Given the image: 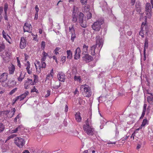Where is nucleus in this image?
I'll return each mask as SVG.
<instances>
[{"label": "nucleus", "mask_w": 153, "mask_h": 153, "mask_svg": "<svg viewBox=\"0 0 153 153\" xmlns=\"http://www.w3.org/2000/svg\"><path fill=\"white\" fill-rule=\"evenodd\" d=\"M4 18L5 20H6V21L8 20V19L7 16V13H5L4 15Z\"/></svg>", "instance_id": "5fc2aeb1"}, {"label": "nucleus", "mask_w": 153, "mask_h": 153, "mask_svg": "<svg viewBox=\"0 0 153 153\" xmlns=\"http://www.w3.org/2000/svg\"><path fill=\"white\" fill-rule=\"evenodd\" d=\"M148 40L147 37L146 38L145 40V42L144 45V48L143 51V56L144 60H146V49L148 48Z\"/></svg>", "instance_id": "0eeeda50"}, {"label": "nucleus", "mask_w": 153, "mask_h": 153, "mask_svg": "<svg viewBox=\"0 0 153 153\" xmlns=\"http://www.w3.org/2000/svg\"><path fill=\"white\" fill-rule=\"evenodd\" d=\"M42 55L43 56H46L48 55V54L44 51L42 53Z\"/></svg>", "instance_id": "e2e57ef3"}, {"label": "nucleus", "mask_w": 153, "mask_h": 153, "mask_svg": "<svg viewBox=\"0 0 153 153\" xmlns=\"http://www.w3.org/2000/svg\"><path fill=\"white\" fill-rule=\"evenodd\" d=\"M67 58L69 59H71L72 57V53L71 51L70 50L67 51Z\"/></svg>", "instance_id": "a211bd4d"}, {"label": "nucleus", "mask_w": 153, "mask_h": 153, "mask_svg": "<svg viewBox=\"0 0 153 153\" xmlns=\"http://www.w3.org/2000/svg\"><path fill=\"white\" fill-rule=\"evenodd\" d=\"M35 8L36 11V13L35 14V16H36V14H37V17L36 18V19H37L38 18V12L39 10V8L38 7V6L37 5H36L35 6Z\"/></svg>", "instance_id": "4c0bfd02"}, {"label": "nucleus", "mask_w": 153, "mask_h": 153, "mask_svg": "<svg viewBox=\"0 0 153 153\" xmlns=\"http://www.w3.org/2000/svg\"><path fill=\"white\" fill-rule=\"evenodd\" d=\"M8 7V5L7 4H5L4 5V10L5 13H7V11Z\"/></svg>", "instance_id": "58836bf2"}, {"label": "nucleus", "mask_w": 153, "mask_h": 153, "mask_svg": "<svg viewBox=\"0 0 153 153\" xmlns=\"http://www.w3.org/2000/svg\"><path fill=\"white\" fill-rule=\"evenodd\" d=\"M87 0H80L81 3L83 4H85L87 2Z\"/></svg>", "instance_id": "3c124183"}, {"label": "nucleus", "mask_w": 153, "mask_h": 153, "mask_svg": "<svg viewBox=\"0 0 153 153\" xmlns=\"http://www.w3.org/2000/svg\"><path fill=\"white\" fill-rule=\"evenodd\" d=\"M20 117L19 114H18L16 117L14 118V121L16 123L17 122V119H19Z\"/></svg>", "instance_id": "09e8293b"}, {"label": "nucleus", "mask_w": 153, "mask_h": 153, "mask_svg": "<svg viewBox=\"0 0 153 153\" xmlns=\"http://www.w3.org/2000/svg\"><path fill=\"white\" fill-rule=\"evenodd\" d=\"M33 76L34 77V79H35V80H37V81L38 80V76H37V75L34 74L33 75Z\"/></svg>", "instance_id": "052dcab7"}, {"label": "nucleus", "mask_w": 153, "mask_h": 153, "mask_svg": "<svg viewBox=\"0 0 153 153\" xmlns=\"http://www.w3.org/2000/svg\"><path fill=\"white\" fill-rule=\"evenodd\" d=\"M8 74L6 73H4L0 76V82H4L5 81L7 78Z\"/></svg>", "instance_id": "1a4fd4ad"}, {"label": "nucleus", "mask_w": 153, "mask_h": 153, "mask_svg": "<svg viewBox=\"0 0 153 153\" xmlns=\"http://www.w3.org/2000/svg\"><path fill=\"white\" fill-rule=\"evenodd\" d=\"M61 61L64 63L65 61L66 57L65 56H62L61 57Z\"/></svg>", "instance_id": "c03bdc74"}, {"label": "nucleus", "mask_w": 153, "mask_h": 153, "mask_svg": "<svg viewBox=\"0 0 153 153\" xmlns=\"http://www.w3.org/2000/svg\"><path fill=\"white\" fill-rule=\"evenodd\" d=\"M68 109V107L67 105H66L65 107V111L66 112H67Z\"/></svg>", "instance_id": "69168bd1"}, {"label": "nucleus", "mask_w": 153, "mask_h": 153, "mask_svg": "<svg viewBox=\"0 0 153 153\" xmlns=\"http://www.w3.org/2000/svg\"><path fill=\"white\" fill-rule=\"evenodd\" d=\"M84 14L82 13H80L79 16V22L83 21Z\"/></svg>", "instance_id": "aec40b11"}, {"label": "nucleus", "mask_w": 153, "mask_h": 153, "mask_svg": "<svg viewBox=\"0 0 153 153\" xmlns=\"http://www.w3.org/2000/svg\"><path fill=\"white\" fill-rule=\"evenodd\" d=\"M84 130L88 135L92 136L94 134V129L88 122V119L85 121V124L83 126Z\"/></svg>", "instance_id": "f257e3e1"}, {"label": "nucleus", "mask_w": 153, "mask_h": 153, "mask_svg": "<svg viewBox=\"0 0 153 153\" xmlns=\"http://www.w3.org/2000/svg\"><path fill=\"white\" fill-rule=\"evenodd\" d=\"M33 120L35 121H37L40 120V119H39L38 115H36L34 117Z\"/></svg>", "instance_id": "7c9ffc66"}, {"label": "nucleus", "mask_w": 153, "mask_h": 153, "mask_svg": "<svg viewBox=\"0 0 153 153\" xmlns=\"http://www.w3.org/2000/svg\"><path fill=\"white\" fill-rule=\"evenodd\" d=\"M80 25L81 26L85 28L87 26L85 22H84V21L81 22H80Z\"/></svg>", "instance_id": "c9c22d12"}, {"label": "nucleus", "mask_w": 153, "mask_h": 153, "mask_svg": "<svg viewBox=\"0 0 153 153\" xmlns=\"http://www.w3.org/2000/svg\"><path fill=\"white\" fill-rule=\"evenodd\" d=\"M5 54L6 55V57H7L8 59H10V54L8 52H6L5 53Z\"/></svg>", "instance_id": "4d7b16f0"}, {"label": "nucleus", "mask_w": 153, "mask_h": 153, "mask_svg": "<svg viewBox=\"0 0 153 153\" xmlns=\"http://www.w3.org/2000/svg\"><path fill=\"white\" fill-rule=\"evenodd\" d=\"M75 118L76 120L80 122L82 118L80 115V113L77 112L76 113L75 115Z\"/></svg>", "instance_id": "2eb2a0df"}, {"label": "nucleus", "mask_w": 153, "mask_h": 153, "mask_svg": "<svg viewBox=\"0 0 153 153\" xmlns=\"http://www.w3.org/2000/svg\"><path fill=\"white\" fill-rule=\"evenodd\" d=\"M152 8L151 4L150 3H147L146 4L145 11H151Z\"/></svg>", "instance_id": "4468645a"}, {"label": "nucleus", "mask_w": 153, "mask_h": 153, "mask_svg": "<svg viewBox=\"0 0 153 153\" xmlns=\"http://www.w3.org/2000/svg\"><path fill=\"white\" fill-rule=\"evenodd\" d=\"M82 88L83 89L84 91L82 93L83 95L85 97H89L92 94L91 88L88 85L85 84L82 85Z\"/></svg>", "instance_id": "f03ea898"}, {"label": "nucleus", "mask_w": 153, "mask_h": 153, "mask_svg": "<svg viewBox=\"0 0 153 153\" xmlns=\"http://www.w3.org/2000/svg\"><path fill=\"white\" fill-rule=\"evenodd\" d=\"M61 84V83L59 82V85L53 86H52V88L53 89H58V88H59Z\"/></svg>", "instance_id": "37998d69"}, {"label": "nucleus", "mask_w": 153, "mask_h": 153, "mask_svg": "<svg viewBox=\"0 0 153 153\" xmlns=\"http://www.w3.org/2000/svg\"><path fill=\"white\" fill-rule=\"evenodd\" d=\"M18 131V128H16L15 129L12 130L11 132L12 133H16Z\"/></svg>", "instance_id": "603ef678"}, {"label": "nucleus", "mask_w": 153, "mask_h": 153, "mask_svg": "<svg viewBox=\"0 0 153 153\" xmlns=\"http://www.w3.org/2000/svg\"><path fill=\"white\" fill-rule=\"evenodd\" d=\"M87 18L88 20L91 19L92 17V14L91 13L89 12H87Z\"/></svg>", "instance_id": "72a5a7b5"}, {"label": "nucleus", "mask_w": 153, "mask_h": 153, "mask_svg": "<svg viewBox=\"0 0 153 153\" xmlns=\"http://www.w3.org/2000/svg\"><path fill=\"white\" fill-rule=\"evenodd\" d=\"M75 51L76 53H78V54H80L81 53V51L80 48L79 47H78L76 50Z\"/></svg>", "instance_id": "a19ab883"}, {"label": "nucleus", "mask_w": 153, "mask_h": 153, "mask_svg": "<svg viewBox=\"0 0 153 153\" xmlns=\"http://www.w3.org/2000/svg\"><path fill=\"white\" fill-rule=\"evenodd\" d=\"M80 54H78V53H77V52L76 53V51H75V55H74V59H77L80 57Z\"/></svg>", "instance_id": "a878e982"}, {"label": "nucleus", "mask_w": 153, "mask_h": 153, "mask_svg": "<svg viewBox=\"0 0 153 153\" xmlns=\"http://www.w3.org/2000/svg\"><path fill=\"white\" fill-rule=\"evenodd\" d=\"M83 55H84L82 57L83 60L88 62L92 60L93 57L88 53H85Z\"/></svg>", "instance_id": "423d86ee"}, {"label": "nucleus", "mask_w": 153, "mask_h": 153, "mask_svg": "<svg viewBox=\"0 0 153 153\" xmlns=\"http://www.w3.org/2000/svg\"><path fill=\"white\" fill-rule=\"evenodd\" d=\"M5 49V45L3 44H0V52L2 51Z\"/></svg>", "instance_id": "2f4dec72"}, {"label": "nucleus", "mask_w": 153, "mask_h": 153, "mask_svg": "<svg viewBox=\"0 0 153 153\" xmlns=\"http://www.w3.org/2000/svg\"><path fill=\"white\" fill-rule=\"evenodd\" d=\"M57 76L59 81L62 82H64L65 79V76L64 73L62 72H60Z\"/></svg>", "instance_id": "6e6552de"}, {"label": "nucleus", "mask_w": 153, "mask_h": 153, "mask_svg": "<svg viewBox=\"0 0 153 153\" xmlns=\"http://www.w3.org/2000/svg\"><path fill=\"white\" fill-rule=\"evenodd\" d=\"M77 16L75 15V13L73 12V19L72 21L73 22H75L77 20Z\"/></svg>", "instance_id": "4be33fe9"}, {"label": "nucleus", "mask_w": 153, "mask_h": 153, "mask_svg": "<svg viewBox=\"0 0 153 153\" xmlns=\"http://www.w3.org/2000/svg\"><path fill=\"white\" fill-rule=\"evenodd\" d=\"M15 143L20 148H22L25 144V141L24 139L20 137H17L15 140Z\"/></svg>", "instance_id": "20e7f679"}, {"label": "nucleus", "mask_w": 153, "mask_h": 153, "mask_svg": "<svg viewBox=\"0 0 153 153\" xmlns=\"http://www.w3.org/2000/svg\"><path fill=\"white\" fill-rule=\"evenodd\" d=\"M38 91V90H37V89H36L35 87L34 86L33 87V89H32L31 91V92H36V93H37V92Z\"/></svg>", "instance_id": "a18cd8bd"}, {"label": "nucleus", "mask_w": 153, "mask_h": 153, "mask_svg": "<svg viewBox=\"0 0 153 153\" xmlns=\"http://www.w3.org/2000/svg\"><path fill=\"white\" fill-rule=\"evenodd\" d=\"M147 122L148 121L146 118V119H144L143 120L142 124L141 126H142V127L144 126L147 123Z\"/></svg>", "instance_id": "cd10ccee"}, {"label": "nucleus", "mask_w": 153, "mask_h": 153, "mask_svg": "<svg viewBox=\"0 0 153 153\" xmlns=\"http://www.w3.org/2000/svg\"><path fill=\"white\" fill-rule=\"evenodd\" d=\"M47 94L45 96V97H47L49 96L50 94V91L49 90H47Z\"/></svg>", "instance_id": "de8ad7c7"}, {"label": "nucleus", "mask_w": 153, "mask_h": 153, "mask_svg": "<svg viewBox=\"0 0 153 153\" xmlns=\"http://www.w3.org/2000/svg\"><path fill=\"white\" fill-rule=\"evenodd\" d=\"M74 80L75 81H80L81 80V79L80 76H77L75 75L74 77Z\"/></svg>", "instance_id": "473e14b6"}, {"label": "nucleus", "mask_w": 153, "mask_h": 153, "mask_svg": "<svg viewBox=\"0 0 153 153\" xmlns=\"http://www.w3.org/2000/svg\"><path fill=\"white\" fill-rule=\"evenodd\" d=\"M136 10L137 11L139 12L141 10V7H140V4L137 3H136Z\"/></svg>", "instance_id": "b1692460"}, {"label": "nucleus", "mask_w": 153, "mask_h": 153, "mask_svg": "<svg viewBox=\"0 0 153 153\" xmlns=\"http://www.w3.org/2000/svg\"><path fill=\"white\" fill-rule=\"evenodd\" d=\"M103 23L104 21L103 19L98 20L94 23L91 25V27L94 30L99 31L101 28V25L103 24Z\"/></svg>", "instance_id": "7ed1b4c3"}, {"label": "nucleus", "mask_w": 153, "mask_h": 153, "mask_svg": "<svg viewBox=\"0 0 153 153\" xmlns=\"http://www.w3.org/2000/svg\"><path fill=\"white\" fill-rule=\"evenodd\" d=\"M29 84L31 85H34V83L33 82L32 80L31 79L27 78V80L25 81L24 84V87L26 89H27L29 88L28 86Z\"/></svg>", "instance_id": "39448f33"}, {"label": "nucleus", "mask_w": 153, "mask_h": 153, "mask_svg": "<svg viewBox=\"0 0 153 153\" xmlns=\"http://www.w3.org/2000/svg\"><path fill=\"white\" fill-rule=\"evenodd\" d=\"M27 29H28V30H29L30 27H31L32 26L30 24H28L27 23H25V24L24 26Z\"/></svg>", "instance_id": "393cba45"}, {"label": "nucleus", "mask_w": 153, "mask_h": 153, "mask_svg": "<svg viewBox=\"0 0 153 153\" xmlns=\"http://www.w3.org/2000/svg\"><path fill=\"white\" fill-rule=\"evenodd\" d=\"M15 70V67L13 65H12L11 67L9 68V73L10 74H13Z\"/></svg>", "instance_id": "dca6fc26"}, {"label": "nucleus", "mask_w": 153, "mask_h": 153, "mask_svg": "<svg viewBox=\"0 0 153 153\" xmlns=\"http://www.w3.org/2000/svg\"><path fill=\"white\" fill-rule=\"evenodd\" d=\"M29 92L28 91H26V92L23 94H22L20 96H18V97H22V99H24V98L26 97L29 94Z\"/></svg>", "instance_id": "f3484780"}, {"label": "nucleus", "mask_w": 153, "mask_h": 153, "mask_svg": "<svg viewBox=\"0 0 153 153\" xmlns=\"http://www.w3.org/2000/svg\"><path fill=\"white\" fill-rule=\"evenodd\" d=\"M25 66H26L27 67L26 68V70H27L28 69H29L30 67V64H25Z\"/></svg>", "instance_id": "13d9d810"}, {"label": "nucleus", "mask_w": 153, "mask_h": 153, "mask_svg": "<svg viewBox=\"0 0 153 153\" xmlns=\"http://www.w3.org/2000/svg\"><path fill=\"white\" fill-rule=\"evenodd\" d=\"M19 99V97H18V96H17L16 98L13 99V104H15L16 102Z\"/></svg>", "instance_id": "49530a36"}, {"label": "nucleus", "mask_w": 153, "mask_h": 153, "mask_svg": "<svg viewBox=\"0 0 153 153\" xmlns=\"http://www.w3.org/2000/svg\"><path fill=\"white\" fill-rule=\"evenodd\" d=\"M17 61L18 63V65L19 66V67H21V64L20 62V61L18 59V57H17Z\"/></svg>", "instance_id": "864d4df0"}, {"label": "nucleus", "mask_w": 153, "mask_h": 153, "mask_svg": "<svg viewBox=\"0 0 153 153\" xmlns=\"http://www.w3.org/2000/svg\"><path fill=\"white\" fill-rule=\"evenodd\" d=\"M42 63L41 68H45L46 67V64L44 62H41Z\"/></svg>", "instance_id": "79ce46f5"}, {"label": "nucleus", "mask_w": 153, "mask_h": 153, "mask_svg": "<svg viewBox=\"0 0 153 153\" xmlns=\"http://www.w3.org/2000/svg\"><path fill=\"white\" fill-rule=\"evenodd\" d=\"M25 61H26L28 59V56L26 54H25Z\"/></svg>", "instance_id": "680f3d73"}, {"label": "nucleus", "mask_w": 153, "mask_h": 153, "mask_svg": "<svg viewBox=\"0 0 153 153\" xmlns=\"http://www.w3.org/2000/svg\"><path fill=\"white\" fill-rule=\"evenodd\" d=\"M46 56H43L41 59V62H44L46 60Z\"/></svg>", "instance_id": "bf43d9fd"}, {"label": "nucleus", "mask_w": 153, "mask_h": 153, "mask_svg": "<svg viewBox=\"0 0 153 153\" xmlns=\"http://www.w3.org/2000/svg\"><path fill=\"white\" fill-rule=\"evenodd\" d=\"M96 47L97 45H94L91 47V55L94 56L96 54L95 51Z\"/></svg>", "instance_id": "f8f14e48"}, {"label": "nucleus", "mask_w": 153, "mask_h": 153, "mask_svg": "<svg viewBox=\"0 0 153 153\" xmlns=\"http://www.w3.org/2000/svg\"><path fill=\"white\" fill-rule=\"evenodd\" d=\"M139 35L141 36L142 38H143L144 37V35L143 33V31H141L139 33Z\"/></svg>", "instance_id": "6e6d98bb"}, {"label": "nucleus", "mask_w": 153, "mask_h": 153, "mask_svg": "<svg viewBox=\"0 0 153 153\" xmlns=\"http://www.w3.org/2000/svg\"><path fill=\"white\" fill-rule=\"evenodd\" d=\"M26 46V44L25 38L22 37L21 38L20 47L21 48L24 49Z\"/></svg>", "instance_id": "9d476101"}, {"label": "nucleus", "mask_w": 153, "mask_h": 153, "mask_svg": "<svg viewBox=\"0 0 153 153\" xmlns=\"http://www.w3.org/2000/svg\"><path fill=\"white\" fill-rule=\"evenodd\" d=\"M5 128L4 125L2 123H0V132L3 131Z\"/></svg>", "instance_id": "bb28decb"}, {"label": "nucleus", "mask_w": 153, "mask_h": 153, "mask_svg": "<svg viewBox=\"0 0 153 153\" xmlns=\"http://www.w3.org/2000/svg\"><path fill=\"white\" fill-rule=\"evenodd\" d=\"M147 101L150 104L153 105V95L152 94L148 97Z\"/></svg>", "instance_id": "ddd939ff"}, {"label": "nucleus", "mask_w": 153, "mask_h": 153, "mask_svg": "<svg viewBox=\"0 0 153 153\" xmlns=\"http://www.w3.org/2000/svg\"><path fill=\"white\" fill-rule=\"evenodd\" d=\"M10 112V111L6 110L4 111H1L0 113L2 115L4 116L7 115Z\"/></svg>", "instance_id": "5701e85b"}, {"label": "nucleus", "mask_w": 153, "mask_h": 153, "mask_svg": "<svg viewBox=\"0 0 153 153\" xmlns=\"http://www.w3.org/2000/svg\"><path fill=\"white\" fill-rule=\"evenodd\" d=\"M132 32L131 31H128L127 33V34L129 36H131L132 34Z\"/></svg>", "instance_id": "0e129e2a"}, {"label": "nucleus", "mask_w": 153, "mask_h": 153, "mask_svg": "<svg viewBox=\"0 0 153 153\" xmlns=\"http://www.w3.org/2000/svg\"><path fill=\"white\" fill-rule=\"evenodd\" d=\"M135 0H131V4L133 6L135 2Z\"/></svg>", "instance_id": "338daca9"}, {"label": "nucleus", "mask_w": 153, "mask_h": 153, "mask_svg": "<svg viewBox=\"0 0 153 153\" xmlns=\"http://www.w3.org/2000/svg\"><path fill=\"white\" fill-rule=\"evenodd\" d=\"M22 153H30V152L28 150H26L24 151Z\"/></svg>", "instance_id": "774afa93"}, {"label": "nucleus", "mask_w": 153, "mask_h": 153, "mask_svg": "<svg viewBox=\"0 0 153 153\" xmlns=\"http://www.w3.org/2000/svg\"><path fill=\"white\" fill-rule=\"evenodd\" d=\"M76 37V35L75 33V32L73 33L72 32V35L71 36V39L72 42L74 41L75 38Z\"/></svg>", "instance_id": "c756f323"}, {"label": "nucleus", "mask_w": 153, "mask_h": 153, "mask_svg": "<svg viewBox=\"0 0 153 153\" xmlns=\"http://www.w3.org/2000/svg\"><path fill=\"white\" fill-rule=\"evenodd\" d=\"M8 84H10V85H13L16 84V82H14V80L12 79H10L8 81Z\"/></svg>", "instance_id": "412c9836"}, {"label": "nucleus", "mask_w": 153, "mask_h": 153, "mask_svg": "<svg viewBox=\"0 0 153 153\" xmlns=\"http://www.w3.org/2000/svg\"><path fill=\"white\" fill-rule=\"evenodd\" d=\"M74 26L73 25H72L71 27H69V32L71 31L72 30H73L74 32H75V29H74Z\"/></svg>", "instance_id": "8fccbe9b"}, {"label": "nucleus", "mask_w": 153, "mask_h": 153, "mask_svg": "<svg viewBox=\"0 0 153 153\" xmlns=\"http://www.w3.org/2000/svg\"><path fill=\"white\" fill-rule=\"evenodd\" d=\"M103 43L102 40L100 39H97L96 40V44L95 45H97V46L98 45V47H100L101 48L102 46Z\"/></svg>", "instance_id": "9b49d317"}, {"label": "nucleus", "mask_w": 153, "mask_h": 153, "mask_svg": "<svg viewBox=\"0 0 153 153\" xmlns=\"http://www.w3.org/2000/svg\"><path fill=\"white\" fill-rule=\"evenodd\" d=\"M45 46V42L44 41H42L41 43V47L42 50H44Z\"/></svg>", "instance_id": "e433bc0d"}, {"label": "nucleus", "mask_w": 153, "mask_h": 153, "mask_svg": "<svg viewBox=\"0 0 153 153\" xmlns=\"http://www.w3.org/2000/svg\"><path fill=\"white\" fill-rule=\"evenodd\" d=\"M22 73L21 72L19 77L18 78V80L19 82H21L24 78V76H22Z\"/></svg>", "instance_id": "f704fd0d"}, {"label": "nucleus", "mask_w": 153, "mask_h": 153, "mask_svg": "<svg viewBox=\"0 0 153 153\" xmlns=\"http://www.w3.org/2000/svg\"><path fill=\"white\" fill-rule=\"evenodd\" d=\"M17 88H15L13 89L12 91H11L9 93V94L10 95H12L17 90Z\"/></svg>", "instance_id": "ea45409f"}, {"label": "nucleus", "mask_w": 153, "mask_h": 153, "mask_svg": "<svg viewBox=\"0 0 153 153\" xmlns=\"http://www.w3.org/2000/svg\"><path fill=\"white\" fill-rule=\"evenodd\" d=\"M146 14L148 18H151L152 16L151 11H146Z\"/></svg>", "instance_id": "c85d7f7f"}, {"label": "nucleus", "mask_w": 153, "mask_h": 153, "mask_svg": "<svg viewBox=\"0 0 153 153\" xmlns=\"http://www.w3.org/2000/svg\"><path fill=\"white\" fill-rule=\"evenodd\" d=\"M88 46H87L85 45H84L83 47V52L82 53V54H84L87 53V52L88 51Z\"/></svg>", "instance_id": "6ab92c4d"}]
</instances>
